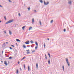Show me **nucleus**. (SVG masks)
I'll use <instances>...</instances> for the list:
<instances>
[{
	"instance_id": "412c9836",
	"label": "nucleus",
	"mask_w": 74,
	"mask_h": 74,
	"mask_svg": "<svg viewBox=\"0 0 74 74\" xmlns=\"http://www.w3.org/2000/svg\"><path fill=\"white\" fill-rule=\"evenodd\" d=\"M40 1L41 3H43V1H42V0H40Z\"/></svg>"
},
{
	"instance_id": "a878e982",
	"label": "nucleus",
	"mask_w": 74,
	"mask_h": 74,
	"mask_svg": "<svg viewBox=\"0 0 74 74\" xmlns=\"http://www.w3.org/2000/svg\"><path fill=\"white\" fill-rule=\"evenodd\" d=\"M44 48H45V43H44Z\"/></svg>"
},
{
	"instance_id": "cd10ccee",
	"label": "nucleus",
	"mask_w": 74,
	"mask_h": 74,
	"mask_svg": "<svg viewBox=\"0 0 74 74\" xmlns=\"http://www.w3.org/2000/svg\"><path fill=\"white\" fill-rule=\"evenodd\" d=\"M25 58H26V57L25 56L22 59V60L24 59H25Z\"/></svg>"
},
{
	"instance_id": "8fccbe9b",
	"label": "nucleus",
	"mask_w": 74,
	"mask_h": 74,
	"mask_svg": "<svg viewBox=\"0 0 74 74\" xmlns=\"http://www.w3.org/2000/svg\"><path fill=\"white\" fill-rule=\"evenodd\" d=\"M49 40V38H47V40Z\"/></svg>"
},
{
	"instance_id": "473e14b6",
	"label": "nucleus",
	"mask_w": 74,
	"mask_h": 74,
	"mask_svg": "<svg viewBox=\"0 0 74 74\" xmlns=\"http://www.w3.org/2000/svg\"><path fill=\"white\" fill-rule=\"evenodd\" d=\"M11 46L13 47H14V45H11Z\"/></svg>"
},
{
	"instance_id": "a19ab883",
	"label": "nucleus",
	"mask_w": 74,
	"mask_h": 74,
	"mask_svg": "<svg viewBox=\"0 0 74 74\" xmlns=\"http://www.w3.org/2000/svg\"><path fill=\"white\" fill-rule=\"evenodd\" d=\"M48 55L49 56H50V54H49V53H48Z\"/></svg>"
},
{
	"instance_id": "f257e3e1",
	"label": "nucleus",
	"mask_w": 74,
	"mask_h": 74,
	"mask_svg": "<svg viewBox=\"0 0 74 74\" xmlns=\"http://www.w3.org/2000/svg\"><path fill=\"white\" fill-rule=\"evenodd\" d=\"M13 21H14L13 19L10 20L8 22H6L5 23V24H8V23H11V22H12Z\"/></svg>"
},
{
	"instance_id": "13d9d810",
	"label": "nucleus",
	"mask_w": 74,
	"mask_h": 74,
	"mask_svg": "<svg viewBox=\"0 0 74 74\" xmlns=\"http://www.w3.org/2000/svg\"><path fill=\"white\" fill-rule=\"evenodd\" d=\"M15 56H16V55L15 54H14Z\"/></svg>"
},
{
	"instance_id": "423d86ee",
	"label": "nucleus",
	"mask_w": 74,
	"mask_h": 74,
	"mask_svg": "<svg viewBox=\"0 0 74 74\" xmlns=\"http://www.w3.org/2000/svg\"><path fill=\"white\" fill-rule=\"evenodd\" d=\"M4 63L5 65L6 66H7L8 65V63L7 61H5L4 62Z\"/></svg>"
},
{
	"instance_id": "9b49d317",
	"label": "nucleus",
	"mask_w": 74,
	"mask_h": 74,
	"mask_svg": "<svg viewBox=\"0 0 74 74\" xmlns=\"http://www.w3.org/2000/svg\"><path fill=\"white\" fill-rule=\"evenodd\" d=\"M23 47L24 48H26V45H23Z\"/></svg>"
},
{
	"instance_id": "bf43d9fd",
	"label": "nucleus",
	"mask_w": 74,
	"mask_h": 74,
	"mask_svg": "<svg viewBox=\"0 0 74 74\" xmlns=\"http://www.w3.org/2000/svg\"><path fill=\"white\" fill-rule=\"evenodd\" d=\"M8 57H9V56H8Z\"/></svg>"
},
{
	"instance_id": "052dcab7",
	"label": "nucleus",
	"mask_w": 74,
	"mask_h": 74,
	"mask_svg": "<svg viewBox=\"0 0 74 74\" xmlns=\"http://www.w3.org/2000/svg\"><path fill=\"white\" fill-rule=\"evenodd\" d=\"M5 19V20H6V19Z\"/></svg>"
},
{
	"instance_id": "2f4dec72",
	"label": "nucleus",
	"mask_w": 74,
	"mask_h": 74,
	"mask_svg": "<svg viewBox=\"0 0 74 74\" xmlns=\"http://www.w3.org/2000/svg\"><path fill=\"white\" fill-rule=\"evenodd\" d=\"M34 52H35V51L34 50L32 51V53H34Z\"/></svg>"
},
{
	"instance_id": "e2e57ef3",
	"label": "nucleus",
	"mask_w": 74,
	"mask_h": 74,
	"mask_svg": "<svg viewBox=\"0 0 74 74\" xmlns=\"http://www.w3.org/2000/svg\"><path fill=\"white\" fill-rule=\"evenodd\" d=\"M51 74H52V73H51Z\"/></svg>"
},
{
	"instance_id": "79ce46f5",
	"label": "nucleus",
	"mask_w": 74,
	"mask_h": 74,
	"mask_svg": "<svg viewBox=\"0 0 74 74\" xmlns=\"http://www.w3.org/2000/svg\"><path fill=\"white\" fill-rule=\"evenodd\" d=\"M6 44H8V42H6Z\"/></svg>"
},
{
	"instance_id": "6e6d98bb",
	"label": "nucleus",
	"mask_w": 74,
	"mask_h": 74,
	"mask_svg": "<svg viewBox=\"0 0 74 74\" xmlns=\"http://www.w3.org/2000/svg\"><path fill=\"white\" fill-rule=\"evenodd\" d=\"M5 43H4L3 44V45H5Z\"/></svg>"
},
{
	"instance_id": "58836bf2",
	"label": "nucleus",
	"mask_w": 74,
	"mask_h": 74,
	"mask_svg": "<svg viewBox=\"0 0 74 74\" xmlns=\"http://www.w3.org/2000/svg\"><path fill=\"white\" fill-rule=\"evenodd\" d=\"M27 47H30V45H27Z\"/></svg>"
},
{
	"instance_id": "72a5a7b5",
	"label": "nucleus",
	"mask_w": 74,
	"mask_h": 74,
	"mask_svg": "<svg viewBox=\"0 0 74 74\" xmlns=\"http://www.w3.org/2000/svg\"><path fill=\"white\" fill-rule=\"evenodd\" d=\"M9 48L10 49H12L11 48V47H10Z\"/></svg>"
},
{
	"instance_id": "09e8293b",
	"label": "nucleus",
	"mask_w": 74,
	"mask_h": 74,
	"mask_svg": "<svg viewBox=\"0 0 74 74\" xmlns=\"http://www.w3.org/2000/svg\"><path fill=\"white\" fill-rule=\"evenodd\" d=\"M49 58H51V56H49Z\"/></svg>"
},
{
	"instance_id": "de8ad7c7",
	"label": "nucleus",
	"mask_w": 74,
	"mask_h": 74,
	"mask_svg": "<svg viewBox=\"0 0 74 74\" xmlns=\"http://www.w3.org/2000/svg\"><path fill=\"white\" fill-rule=\"evenodd\" d=\"M31 47H32V48H33V46H31Z\"/></svg>"
},
{
	"instance_id": "603ef678",
	"label": "nucleus",
	"mask_w": 74,
	"mask_h": 74,
	"mask_svg": "<svg viewBox=\"0 0 74 74\" xmlns=\"http://www.w3.org/2000/svg\"><path fill=\"white\" fill-rule=\"evenodd\" d=\"M34 11H35V12H36V10H34Z\"/></svg>"
},
{
	"instance_id": "4468645a",
	"label": "nucleus",
	"mask_w": 74,
	"mask_h": 74,
	"mask_svg": "<svg viewBox=\"0 0 74 74\" xmlns=\"http://www.w3.org/2000/svg\"><path fill=\"white\" fill-rule=\"evenodd\" d=\"M9 34L10 35H11V34H12V32H11L10 31H9Z\"/></svg>"
},
{
	"instance_id": "864d4df0",
	"label": "nucleus",
	"mask_w": 74,
	"mask_h": 74,
	"mask_svg": "<svg viewBox=\"0 0 74 74\" xmlns=\"http://www.w3.org/2000/svg\"><path fill=\"white\" fill-rule=\"evenodd\" d=\"M2 52V53H3V52H4V51H3Z\"/></svg>"
},
{
	"instance_id": "0eeeda50",
	"label": "nucleus",
	"mask_w": 74,
	"mask_h": 74,
	"mask_svg": "<svg viewBox=\"0 0 74 74\" xmlns=\"http://www.w3.org/2000/svg\"><path fill=\"white\" fill-rule=\"evenodd\" d=\"M26 51H27V54H29V53H30V52H29V49H28V50H26Z\"/></svg>"
},
{
	"instance_id": "dca6fc26",
	"label": "nucleus",
	"mask_w": 74,
	"mask_h": 74,
	"mask_svg": "<svg viewBox=\"0 0 74 74\" xmlns=\"http://www.w3.org/2000/svg\"><path fill=\"white\" fill-rule=\"evenodd\" d=\"M32 27H30L29 28V30H31L32 29Z\"/></svg>"
},
{
	"instance_id": "4d7b16f0",
	"label": "nucleus",
	"mask_w": 74,
	"mask_h": 74,
	"mask_svg": "<svg viewBox=\"0 0 74 74\" xmlns=\"http://www.w3.org/2000/svg\"><path fill=\"white\" fill-rule=\"evenodd\" d=\"M1 62H2V63H3V61H1Z\"/></svg>"
},
{
	"instance_id": "49530a36",
	"label": "nucleus",
	"mask_w": 74,
	"mask_h": 74,
	"mask_svg": "<svg viewBox=\"0 0 74 74\" xmlns=\"http://www.w3.org/2000/svg\"><path fill=\"white\" fill-rule=\"evenodd\" d=\"M16 45H17V46H18V44L17 43H16Z\"/></svg>"
},
{
	"instance_id": "ddd939ff",
	"label": "nucleus",
	"mask_w": 74,
	"mask_h": 74,
	"mask_svg": "<svg viewBox=\"0 0 74 74\" xmlns=\"http://www.w3.org/2000/svg\"><path fill=\"white\" fill-rule=\"evenodd\" d=\"M35 44L36 46H38V43L36 41L35 42Z\"/></svg>"
},
{
	"instance_id": "39448f33",
	"label": "nucleus",
	"mask_w": 74,
	"mask_h": 74,
	"mask_svg": "<svg viewBox=\"0 0 74 74\" xmlns=\"http://www.w3.org/2000/svg\"><path fill=\"white\" fill-rule=\"evenodd\" d=\"M72 2V1L71 0L70 1H69L68 4H70V5H71V4Z\"/></svg>"
},
{
	"instance_id": "2eb2a0df",
	"label": "nucleus",
	"mask_w": 74,
	"mask_h": 74,
	"mask_svg": "<svg viewBox=\"0 0 74 74\" xmlns=\"http://www.w3.org/2000/svg\"><path fill=\"white\" fill-rule=\"evenodd\" d=\"M18 73H19V71L17 69L16 70V73L18 74Z\"/></svg>"
},
{
	"instance_id": "6ab92c4d",
	"label": "nucleus",
	"mask_w": 74,
	"mask_h": 74,
	"mask_svg": "<svg viewBox=\"0 0 74 74\" xmlns=\"http://www.w3.org/2000/svg\"><path fill=\"white\" fill-rule=\"evenodd\" d=\"M40 25H41V21L39 20V21Z\"/></svg>"
},
{
	"instance_id": "1a4fd4ad",
	"label": "nucleus",
	"mask_w": 74,
	"mask_h": 74,
	"mask_svg": "<svg viewBox=\"0 0 74 74\" xmlns=\"http://www.w3.org/2000/svg\"><path fill=\"white\" fill-rule=\"evenodd\" d=\"M26 27V25H25L24 26H23L22 27V29H23V30H24V29H25V27Z\"/></svg>"
},
{
	"instance_id": "bb28decb",
	"label": "nucleus",
	"mask_w": 74,
	"mask_h": 74,
	"mask_svg": "<svg viewBox=\"0 0 74 74\" xmlns=\"http://www.w3.org/2000/svg\"><path fill=\"white\" fill-rule=\"evenodd\" d=\"M62 69H63V71H64V65L62 66Z\"/></svg>"
},
{
	"instance_id": "20e7f679",
	"label": "nucleus",
	"mask_w": 74,
	"mask_h": 74,
	"mask_svg": "<svg viewBox=\"0 0 74 74\" xmlns=\"http://www.w3.org/2000/svg\"><path fill=\"white\" fill-rule=\"evenodd\" d=\"M25 44H26L28 45V44H29V43H30V42H29V40H27V41L25 42Z\"/></svg>"
},
{
	"instance_id": "c9c22d12",
	"label": "nucleus",
	"mask_w": 74,
	"mask_h": 74,
	"mask_svg": "<svg viewBox=\"0 0 74 74\" xmlns=\"http://www.w3.org/2000/svg\"><path fill=\"white\" fill-rule=\"evenodd\" d=\"M0 7H1L2 8H3V6L2 5H0Z\"/></svg>"
},
{
	"instance_id": "c03bdc74",
	"label": "nucleus",
	"mask_w": 74,
	"mask_h": 74,
	"mask_svg": "<svg viewBox=\"0 0 74 74\" xmlns=\"http://www.w3.org/2000/svg\"><path fill=\"white\" fill-rule=\"evenodd\" d=\"M45 59H47V57H45Z\"/></svg>"
},
{
	"instance_id": "4c0bfd02",
	"label": "nucleus",
	"mask_w": 74,
	"mask_h": 74,
	"mask_svg": "<svg viewBox=\"0 0 74 74\" xmlns=\"http://www.w3.org/2000/svg\"><path fill=\"white\" fill-rule=\"evenodd\" d=\"M3 32H4V33H5V34H6V31H4Z\"/></svg>"
},
{
	"instance_id": "5701e85b",
	"label": "nucleus",
	"mask_w": 74,
	"mask_h": 74,
	"mask_svg": "<svg viewBox=\"0 0 74 74\" xmlns=\"http://www.w3.org/2000/svg\"><path fill=\"white\" fill-rule=\"evenodd\" d=\"M53 20H52L51 21V23H53Z\"/></svg>"
},
{
	"instance_id": "9d476101",
	"label": "nucleus",
	"mask_w": 74,
	"mask_h": 74,
	"mask_svg": "<svg viewBox=\"0 0 74 74\" xmlns=\"http://www.w3.org/2000/svg\"><path fill=\"white\" fill-rule=\"evenodd\" d=\"M16 41L18 42H21V40L18 39H16Z\"/></svg>"
},
{
	"instance_id": "aec40b11",
	"label": "nucleus",
	"mask_w": 74,
	"mask_h": 74,
	"mask_svg": "<svg viewBox=\"0 0 74 74\" xmlns=\"http://www.w3.org/2000/svg\"><path fill=\"white\" fill-rule=\"evenodd\" d=\"M30 42L31 43V44H33V40H32L30 41Z\"/></svg>"
},
{
	"instance_id": "5fc2aeb1",
	"label": "nucleus",
	"mask_w": 74,
	"mask_h": 74,
	"mask_svg": "<svg viewBox=\"0 0 74 74\" xmlns=\"http://www.w3.org/2000/svg\"><path fill=\"white\" fill-rule=\"evenodd\" d=\"M8 64H9V63H10V62L9 61H8Z\"/></svg>"
},
{
	"instance_id": "c756f323",
	"label": "nucleus",
	"mask_w": 74,
	"mask_h": 74,
	"mask_svg": "<svg viewBox=\"0 0 74 74\" xmlns=\"http://www.w3.org/2000/svg\"><path fill=\"white\" fill-rule=\"evenodd\" d=\"M9 59H12V57L10 56L9 58Z\"/></svg>"
},
{
	"instance_id": "f3484780",
	"label": "nucleus",
	"mask_w": 74,
	"mask_h": 74,
	"mask_svg": "<svg viewBox=\"0 0 74 74\" xmlns=\"http://www.w3.org/2000/svg\"><path fill=\"white\" fill-rule=\"evenodd\" d=\"M36 68L37 69H38V64L37 63H36Z\"/></svg>"
},
{
	"instance_id": "f03ea898",
	"label": "nucleus",
	"mask_w": 74,
	"mask_h": 74,
	"mask_svg": "<svg viewBox=\"0 0 74 74\" xmlns=\"http://www.w3.org/2000/svg\"><path fill=\"white\" fill-rule=\"evenodd\" d=\"M66 60L67 64H68V65L69 66H70V64H69V60H68L67 58H66Z\"/></svg>"
},
{
	"instance_id": "b1692460",
	"label": "nucleus",
	"mask_w": 74,
	"mask_h": 74,
	"mask_svg": "<svg viewBox=\"0 0 74 74\" xmlns=\"http://www.w3.org/2000/svg\"><path fill=\"white\" fill-rule=\"evenodd\" d=\"M37 48H38V46H37L35 47V49H37Z\"/></svg>"
},
{
	"instance_id": "6e6552de",
	"label": "nucleus",
	"mask_w": 74,
	"mask_h": 74,
	"mask_svg": "<svg viewBox=\"0 0 74 74\" xmlns=\"http://www.w3.org/2000/svg\"><path fill=\"white\" fill-rule=\"evenodd\" d=\"M50 62H51V60H49L48 61L49 64H51Z\"/></svg>"
},
{
	"instance_id": "f8f14e48",
	"label": "nucleus",
	"mask_w": 74,
	"mask_h": 74,
	"mask_svg": "<svg viewBox=\"0 0 74 74\" xmlns=\"http://www.w3.org/2000/svg\"><path fill=\"white\" fill-rule=\"evenodd\" d=\"M32 23H33L34 22V19H32Z\"/></svg>"
},
{
	"instance_id": "f704fd0d",
	"label": "nucleus",
	"mask_w": 74,
	"mask_h": 74,
	"mask_svg": "<svg viewBox=\"0 0 74 74\" xmlns=\"http://www.w3.org/2000/svg\"><path fill=\"white\" fill-rule=\"evenodd\" d=\"M20 71H22V69H21V68H20Z\"/></svg>"
},
{
	"instance_id": "a18cd8bd",
	"label": "nucleus",
	"mask_w": 74,
	"mask_h": 74,
	"mask_svg": "<svg viewBox=\"0 0 74 74\" xmlns=\"http://www.w3.org/2000/svg\"><path fill=\"white\" fill-rule=\"evenodd\" d=\"M1 22H2L1 20L0 21V23H1Z\"/></svg>"
},
{
	"instance_id": "7c9ffc66",
	"label": "nucleus",
	"mask_w": 74,
	"mask_h": 74,
	"mask_svg": "<svg viewBox=\"0 0 74 74\" xmlns=\"http://www.w3.org/2000/svg\"><path fill=\"white\" fill-rule=\"evenodd\" d=\"M66 29H64V32H66Z\"/></svg>"
},
{
	"instance_id": "c85d7f7f",
	"label": "nucleus",
	"mask_w": 74,
	"mask_h": 74,
	"mask_svg": "<svg viewBox=\"0 0 74 74\" xmlns=\"http://www.w3.org/2000/svg\"><path fill=\"white\" fill-rule=\"evenodd\" d=\"M18 15H19L20 16H21V14H20V13H18Z\"/></svg>"
},
{
	"instance_id": "37998d69",
	"label": "nucleus",
	"mask_w": 74,
	"mask_h": 74,
	"mask_svg": "<svg viewBox=\"0 0 74 74\" xmlns=\"http://www.w3.org/2000/svg\"><path fill=\"white\" fill-rule=\"evenodd\" d=\"M19 63H20V62H19V61H18V64H19Z\"/></svg>"
},
{
	"instance_id": "e433bc0d",
	"label": "nucleus",
	"mask_w": 74,
	"mask_h": 74,
	"mask_svg": "<svg viewBox=\"0 0 74 74\" xmlns=\"http://www.w3.org/2000/svg\"><path fill=\"white\" fill-rule=\"evenodd\" d=\"M9 1V2L11 3V0H8Z\"/></svg>"
},
{
	"instance_id": "4be33fe9",
	"label": "nucleus",
	"mask_w": 74,
	"mask_h": 74,
	"mask_svg": "<svg viewBox=\"0 0 74 74\" xmlns=\"http://www.w3.org/2000/svg\"><path fill=\"white\" fill-rule=\"evenodd\" d=\"M27 9L28 10H29V11H30V8L29 7V8H27Z\"/></svg>"
},
{
	"instance_id": "680f3d73",
	"label": "nucleus",
	"mask_w": 74,
	"mask_h": 74,
	"mask_svg": "<svg viewBox=\"0 0 74 74\" xmlns=\"http://www.w3.org/2000/svg\"><path fill=\"white\" fill-rule=\"evenodd\" d=\"M0 56H1V54H0Z\"/></svg>"
},
{
	"instance_id": "a211bd4d",
	"label": "nucleus",
	"mask_w": 74,
	"mask_h": 74,
	"mask_svg": "<svg viewBox=\"0 0 74 74\" xmlns=\"http://www.w3.org/2000/svg\"><path fill=\"white\" fill-rule=\"evenodd\" d=\"M28 71H30V66H28Z\"/></svg>"
},
{
	"instance_id": "3c124183",
	"label": "nucleus",
	"mask_w": 74,
	"mask_h": 74,
	"mask_svg": "<svg viewBox=\"0 0 74 74\" xmlns=\"http://www.w3.org/2000/svg\"><path fill=\"white\" fill-rule=\"evenodd\" d=\"M45 57H47V55L46 54L45 55Z\"/></svg>"
},
{
	"instance_id": "7ed1b4c3",
	"label": "nucleus",
	"mask_w": 74,
	"mask_h": 74,
	"mask_svg": "<svg viewBox=\"0 0 74 74\" xmlns=\"http://www.w3.org/2000/svg\"><path fill=\"white\" fill-rule=\"evenodd\" d=\"M49 2H45V1H44V4L45 5H48V4H49Z\"/></svg>"
},
{
	"instance_id": "393cba45",
	"label": "nucleus",
	"mask_w": 74,
	"mask_h": 74,
	"mask_svg": "<svg viewBox=\"0 0 74 74\" xmlns=\"http://www.w3.org/2000/svg\"><path fill=\"white\" fill-rule=\"evenodd\" d=\"M23 66L24 67V69H26V67L25 66V64H24Z\"/></svg>"
},
{
	"instance_id": "ea45409f",
	"label": "nucleus",
	"mask_w": 74,
	"mask_h": 74,
	"mask_svg": "<svg viewBox=\"0 0 74 74\" xmlns=\"http://www.w3.org/2000/svg\"><path fill=\"white\" fill-rule=\"evenodd\" d=\"M4 19H6V17H5V16H4Z\"/></svg>"
}]
</instances>
